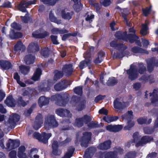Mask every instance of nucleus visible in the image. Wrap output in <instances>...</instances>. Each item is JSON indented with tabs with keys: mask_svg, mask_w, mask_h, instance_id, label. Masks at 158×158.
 Listing matches in <instances>:
<instances>
[{
	"mask_svg": "<svg viewBox=\"0 0 158 158\" xmlns=\"http://www.w3.org/2000/svg\"><path fill=\"white\" fill-rule=\"evenodd\" d=\"M138 67L137 70L135 68V66L131 64L130 69L126 71L128 75V78L131 81L136 80L138 77L139 73L140 74H143L146 72V67L143 63H139Z\"/></svg>",
	"mask_w": 158,
	"mask_h": 158,
	"instance_id": "f257e3e1",
	"label": "nucleus"
},
{
	"mask_svg": "<svg viewBox=\"0 0 158 158\" xmlns=\"http://www.w3.org/2000/svg\"><path fill=\"white\" fill-rule=\"evenodd\" d=\"M110 47L114 48L120 52L117 53L115 55L116 59H121L125 56L126 53H128V51H125L127 49V47L124 45L123 43H118L117 40H114L110 43Z\"/></svg>",
	"mask_w": 158,
	"mask_h": 158,
	"instance_id": "f03ea898",
	"label": "nucleus"
},
{
	"mask_svg": "<svg viewBox=\"0 0 158 158\" xmlns=\"http://www.w3.org/2000/svg\"><path fill=\"white\" fill-rule=\"evenodd\" d=\"M69 95L66 93L56 94L51 97V100L56 101L57 105L61 106H64L69 100Z\"/></svg>",
	"mask_w": 158,
	"mask_h": 158,
	"instance_id": "7ed1b4c3",
	"label": "nucleus"
},
{
	"mask_svg": "<svg viewBox=\"0 0 158 158\" xmlns=\"http://www.w3.org/2000/svg\"><path fill=\"white\" fill-rule=\"evenodd\" d=\"M58 125V123L56 121L54 115H48L46 117L44 123L45 129L49 130L51 128L56 127Z\"/></svg>",
	"mask_w": 158,
	"mask_h": 158,
	"instance_id": "20e7f679",
	"label": "nucleus"
},
{
	"mask_svg": "<svg viewBox=\"0 0 158 158\" xmlns=\"http://www.w3.org/2000/svg\"><path fill=\"white\" fill-rule=\"evenodd\" d=\"M33 135L40 142L46 144L48 143V140L52 136V134L51 133H47L45 132H43L40 134L39 133L35 132L33 133Z\"/></svg>",
	"mask_w": 158,
	"mask_h": 158,
	"instance_id": "39448f33",
	"label": "nucleus"
},
{
	"mask_svg": "<svg viewBox=\"0 0 158 158\" xmlns=\"http://www.w3.org/2000/svg\"><path fill=\"white\" fill-rule=\"evenodd\" d=\"M33 135L40 142L46 144L48 143V140L52 136V134L51 133H47L45 132H43L40 134L39 133L35 132L33 133Z\"/></svg>",
	"mask_w": 158,
	"mask_h": 158,
	"instance_id": "423d86ee",
	"label": "nucleus"
},
{
	"mask_svg": "<svg viewBox=\"0 0 158 158\" xmlns=\"http://www.w3.org/2000/svg\"><path fill=\"white\" fill-rule=\"evenodd\" d=\"M55 83L52 79H49L47 81L41 82L38 86V89L40 92H46L49 91L51 87Z\"/></svg>",
	"mask_w": 158,
	"mask_h": 158,
	"instance_id": "0eeeda50",
	"label": "nucleus"
},
{
	"mask_svg": "<svg viewBox=\"0 0 158 158\" xmlns=\"http://www.w3.org/2000/svg\"><path fill=\"white\" fill-rule=\"evenodd\" d=\"M92 133L90 132H85L83 133L80 141L81 145L82 147H87L89 141L91 139Z\"/></svg>",
	"mask_w": 158,
	"mask_h": 158,
	"instance_id": "6e6552de",
	"label": "nucleus"
},
{
	"mask_svg": "<svg viewBox=\"0 0 158 158\" xmlns=\"http://www.w3.org/2000/svg\"><path fill=\"white\" fill-rule=\"evenodd\" d=\"M71 84L69 81L66 79L63 80L55 85L54 88L57 91H61L66 89Z\"/></svg>",
	"mask_w": 158,
	"mask_h": 158,
	"instance_id": "1a4fd4ad",
	"label": "nucleus"
},
{
	"mask_svg": "<svg viewBox=\"0 0 158 158\" xmlns=\"http://www.w3.org/2000/svg\"><path fill=\"white\" fill-rule=\"evenodd\" d=\"M154 66H158V61L156 60L154 57H152L150 58L147 62L148 71L149 73L152 72L154 70Z\"/></svg>",
	"mask_w": 158,
	"mask_h": 158,
	"instance_id": "9d476101",
	"label": "nucleus"
},
{
	"mask_svg": "<svg viewBox=\"0 0 158 158\" xmlns=\"http://www.w3.org/2000/svg\"><path fill=\"white\" fill-rule=\"evenodd\" d=\"M20 119V116L18 114L15 113L12 115H10L8 119V122L10 124L11 128L15 127L16 125V123L18 122Z\"/></svg>",
	"mask_w": 158,
	"mask_h": 158,
	"instance_id": "9b49d317",
	"label": "nucleus"
},
{
	"mask_svg": "<svg viewBox=\"0 0 158 158\" xmlns=\"http://www.w3.org/2000/svg\"><path fill=\"white\" fill-rule=\"evenodd\" d=\"M62 70L66 77H69L73 72V65L71 64H65L63 66Z\"/></svg>",
	"mask_w": 158,
	"mask_h": 158,
	"instance_id": "f8f14e48",
	"label": "nucleus"
},
{
	"mask_svg": "<svg viewBox=\"0 0 158 158\" xmlns=\"http://www.w3.org/2000/svg\"><path fill=\"white\" fill-rule=\"evenodd\" d=\"M43 30L42 28H40L38 30L33 32L32 34L33 37L36 39H42L48 36L49 33L46 31H45L42 33H38L39 32H41Z\"/></svg>",
	"mask_w": 158,
	"mask_h": 158,
	"instance_id": "ddd939ff",
	"label": "nucleus"
},
{
	"mask_svg": "<svg viewBox=\"0 0 158 158\" xmlns=\"http://www.w3.org/2000/svg\"><path fill=\"white\" fill-rule=\"evenodd\" d=\"M43 116L42 115L39 113L36 117L33 128L36 130H38L41 126L43 123Z\"/></svg>",
	"mask_w": 158,
	"mask_h": 158,
	"instance_id": "4468645a",
	"label": "nucleus"
},
{
	"mask_svg": "<svg viewBox=\"0 0 158 158\" xmlns=\"http://www.w3.org/2000/svg\"><path fill=\"white\" fill-rule=\"evenodd\" d=\"M127 42L129 41V42L131 44L135 42L139 45V44L141 45L140 42L139 40V38L136 34H132L131 33L127 34Z\"/></svg>",
	"mask_w": 158,
	"mask_h": 158,
	"instance_id": "2eb2a0df",
	"label": "nucleus"
},
{
	"mask_svg": "<svg viewBox=\"0 0 158 158\" xmlns=\"http://www.w3.org/2000/svg\"><path fill=\"white\" fill-rule=\"evenodd\" d=\"M20 144V142L19 139L14 140L10 139L6 146L8 148L14 149L18 147Z\"/></svg>",
	"mask_w": 158,
	"mask_h": 158,
	"instance_id": "dca6fc26",
	"label": "nucleus"
},
{
	"mask_svg": "<svg viewBox=\"0 0 158 158\" xmlns=\"http://www.w3.org/2000/svg\"><path fill=\"white\" fill-rule=\"evenodd\" d=\"M127 103L124 102H120L119 99L117 98L114 101V107L115 109L122 110L127 106L126 105Z\"/></svg>",
	"mask_w": 158,
	"mask_h": 158,
	"instance_id": "f3484780",
	"label": "nucleus"
},
{
	"mask_svg": "<svg viewBox=\"0 0 158 158\" xmlns=\"http://www.w3.org/2000/svg\"><path fill=\"white\" fill-rule=\"evenodd\" d=\"M56 113L61 117H71V114L70 111L66 109L59 108L56 109L55 111Z\"/></svg>",
	"mask_w": 158,
	"mask_h": 158,
	"instance_id": "a211bd4d",
	"label": "nucleus"
},
{
	"mask_svg": "<svg viewBox=\"0 0 158 158\" xmlns=\"http://www.w3.org/2000/svg\"><path fill=\"white\" fill-rule=\"evenodd\" d=\"M127 32L126 31H116L114 36L118 40H121L127 42Z\"/></svg>",
	"mask_w": 158,
	"mask_h": 158,
	"instance_id": "6ab92c4d",
	"label": "nucleus"
},
{
	"mask_svg": "<svg viewBox=\"0 0 158 158\" xmlns=\"http://www.w3.org/2000/svg\"><path fill=\"white\" fill-rule=\"evenodd\" d=\"M123 128L121 125H112L111 124L106 127V129L108 131L111 132H116L121 131Z\"/></svg>",
	"mask_w": 158,
	"mask_h": 158,
	"instance_id": "aec40b11",
	"label": "nucleus"
},
{
	"mask_svg": "<svg viewBox=\"0 0 158 158\" xmlns=\"http://www.w3.org/2000/svg\"><path fill=\"white\" fill-rule=\"evenodd\" d=\"M154 76L152 75H150L148 76L143 75L139 79V80L141 81L143 83H145L148 81L150 84L152 83L155 81Z\"/></svg>",
	"mask_w": 158,
	"mask_h": 158,
	"instance_id": "412c9836",
	"label": "nucleus"
},
{
	"mask_svg": "<svg viewBox=\"0 0 158 158\" xmlns=\"http://www.w3.org/2000/svg\"><path fill=\"white\" fill-rule=\"evenodd\" d=\"M4 103L8 107H14L16 106V102L12 95L7 96L4 101Z\"/></svg>",
	"mask_w": 158,
	"mask_h": 158,
	"instance_id": "4be33fe9",
	"label": "nucleus"
},
{
	"mask_svg": "<svg viewBox=\"0 0 158 158\" xmlns=\"http://www.w3.org/2000/svg\"><path fill=\"white\" fill-rule=\"evenodd\" d=\"M111 144V141L108 140L100 143L98 146V148L101 150H106L110 148Z\"/></svg>",
	"mask_w": 158,
	"mask_h": 158,
	"instance_id": "5701e85b",
	"label": "nucleus"
},
{
	"mask_svg": "<svg viewBox=\"0 0 158 158\" xmlns=\"http://www.w3.org/2000/svg\"><path fill=\"white\" fill-rule=\"evenodd\" d=\"M0 66L4 70H8L12 68V66L9 61L4 60H0Z\"/></svg>",
	"mask_w": 158,
	"mask_h": 158,
	"instance_id": "b1692460",
	"label": "nucleus"
},
{
	"mask_svg": "<svg viewBox=\"0 0 158 158\" xmlns=\"http://www.w3.org/2000/svg\"><path fill=\"white\" fill-rule=\"evenodd\" d=\"M49 98H46L44 96L40 97L38 100V103L39 106L42 107L44 106L47 105L49 103Z\"/></svg>",
	"mask_w": 158,
	"mask_h": 158,
	"instance_id": "393cba45",
	"label": "nucleus"
},
{
	"mask_svg": "<svg viewBox=\"0 0 158 158\" xmlns=\"http://www.w3.org/2000/svg\"><path fill=\"white\" fill-rule=\"evenodd\" d=\"M10 37L12 40L21 38L23 36L22 33L20 32H15L13 29H11L9 34Z\"/></svg>",
	"mask_w": 158,
	"mask_h": 158,
	"instance_id": "a878e982",
	"label": "nucleus"
},
{
	"mask_svg": "<svg viewBox=\"0 0 158 158\" xmlns=\"http://www.w3.org/2000/svg\"><path fill=\"white\" fill-rule=\"evenodd\" d=\"M35 58L34 56L31 54H28L25 56L24 61L27 64L30 65L33 64L35 61Z\"/></svg>",
	"mask_w": 158,
	"mask_h": 158,
	"instance_id": "bb28decb",
	"label": "nucleus"
},
{
	"mask_svg": "<svg viewBox=\"0 0 158 158\" xmlns=\"http://www.w3.org/2000/svg\"><path fill=\"white\" fill-rule=\"evenodd\" d=\"M42 73V70L40 68H37L36 69L35 72L34 73L31 79L35 81H38L40 79V76Z\"/></svg>",
	"mask_w": 158,
	"mask_h": 158,
	"instance_id": "cd10ccee",
	"label": "nucleus"
},
{
	"mask_svg": "<svg viewBox=\"0 0 158 158\" xmlns=\"http://www.w3.org/2000/svg\"><path fill=\"white\" fill-rule=\"evenodd\" d=\"M74 14L73 11L70 12L66 13L65 9L62 10L61 12V14L62 18L64 19L69 20L72 18V16Z\"/></svg>",
	"mask_w": 158,
	"mask_h": 158,
	"instance_id": "c85d7f7f",
	"label": "nucleus"
},
{
	"mask_svg": "<svg viewBox=\"0 0 158 158\" xmlns=\"http://www.w3.org/2000/svg\"><path fill=\"white\" fill-rule=\"evenodd\" d=\"M131 51L135 53H140L148 54V52L146 50L138 46H134L131 48Z\"/></svg>",
	"mask_w": 158,
	"mask_h": 158,
	"instance_id": "c756f323",
	"label": "nucleus"
},
{
	"mask_svg": "<svg viewBox=\"0 0 158 158\" xmlns=\"http://www.w3.org/2000/svg\"><path fill=\"white\" fill-rule=\"evenodd\" d=\"M14 50L15 51H22L23 52L25 50V47L23 45L21 41H18L14 46Z\"/></svg>",
	"mask_w": 158,
	"mask_h": 158,
	"instance_id": "7c9ffc66",
	"label": "nucleus"
},
{
	"mask_svg": "<svg viewBox=\"0 0 158 158\" xmlns=\"http://www.w3.org/2000/svg\"><path fill=\"white\" fill-rule=\"evenodd\" d=\"M26 148L24 146H21L18 149V156L19 158H27L26 153H24Z\"/></svg>",
	"mask_w": 158,
	"mask_h": 158,
	"instance_id": "2f4dec72",
	"label": "nucleus"
},
{
	"mask_svg": "<svg viewBox=\"0 0 158 158\" xmlns=\"http://www.w3.org/2000/svg\"><path fill=\"white\" fill-rule=\"evenodd\" d=\"M122 118L129 120H132L133 118V112L132 110H128L127 112L121 116Z\"/></svg>",
	"mask_w": 158,
	"mask_h": 158,
	"instance_id": "473e14b6",
	"label": "nucleus"
},
{
	"mask_svg": "<svg viewBox=\"0 0 158 158\" xmlns=\"http://www.w3.org/2000/svg\"><path fill=\"white\" fill-rule=\"evenodd\" d=\"M94 152V148L90 147L87 149L84 156L85 158H91L93 156Z\"/></svg>",
	"mask_w": 158,
	"mask_h": 158,
	"instance_id": "72a5a7b5",
	"label": "nucleus"
},
{
	"mask_svg": "<svg viewBox=\"0 0 158 158\" xmlns=\"http://www.w3.org/2000/svg\"><path fill=\"white\" fill-rule=\"evenodd\" d=\"M118 153L116 151L106 152L104 155V158H118Z\"/></svg>",
	"mask_w": 158,
	"mask_h": 158,
	"instance_id": "f704fd0d",
	"label": "nucleus"
},
{
	"mask_svg": "<svg viewBox=\"0 0 158 158\" xmlns=\"http://www.w3.org/2000/svg\"><path fill=\"white\" fill-rule=\"evenodd\" d=\"M29 6L27 3L24 1H21L18 6L19 10L23 12H27L26 9Z\"/></svg>",
	"mask_w": 158,
	"mask_h": 158,
	"instance_id": "c9c22d12",
	"label": "nucleus"
},
{
	"mask_svg": "<svg viewBox=\"0 0 158 158\" xmlns=\"http://www.w3.org/2000/svg\"><path fill=\"white\" fill-rule=\"evenodd\" d=\"M55 74L52 80L54 81L55 82L57 80L62 78L64 74L62 71H59L56 70L55 71Z\"/></svg>",
	"mask_w": 158,
	"mask_h": 158,
	"instance_id": "e433bc0d",
	"label": "nucleus"
},
{
	"mask_svg": "<svg viewBox=\"0 0 158 158\" xmlns=\"http://www.w3.org/2000/svg\"><path fill=\"white\" fill-rule=\"evenodd\" d=\"M75 148L73 147H71L68 149V151L61 158H70L73 155Z\"/></svg>",
	"mask_w": 158,
	"mask_h": 158,
	"instance_id": "4c0bfd02",
	"label": "nucleus"
},
{
	"mask_svg": "<svg viewBox=\"0 0 158 158\" xmlns=\"http://www.w3.org/2000/svg\"><path fill=\"white\" fill-rule=\"evenodd\" d=\"M49 19L51 22H54L58 24H61L62 23L61 20L57 19L51 11L49 13Z\"/></svg>",
	"mask_w": 158,
	"mask_h": 158,
	"instance_id": "58836bf2",
	"label": "nucleus"
},
{
	"mask_svg": "<svg viewBox=\"0 0 158 158\" xmlns=\"http://www.w3.org/2000/svg\"><path fill=\"white\" fill-rule=\"evenodd\" d=\"M29 102L28 100L26 102L24 100L23 97L21 96H18L16 101V103L19 106H21L23 107L25 106Z\"/></svg>",
	"mask_w": 158,
	"mask_h": 158,
	"instance_id": "ea45409f",
	"label": "nucleus"
},
{
	"mask_svg": "<svg viewBox=\"0 0 158 158\" xmlns=\"http://www.w3.org/2000/svg\"><path fill=\"white\" fill-rule=\"evenodd\" d=\"M118 117L117 116L106 117L104 116L103 118V119L108 123H110L111 122L115 121L118 119Z\"/></svg>",
	"mask_w": 158,
	"mask_h": 158,
	"instance_id": "a19ab883",
	"label": "nucleus"
},
{
	"mask_svg": "<svg viewBox=\"0 0 158 158\" xmlns=\"http://www.w3.org/2000/svg\"><path fill=\"white\" fill-rule=\"evenodd\" d=\"M19 69L21 73L24 75L27 74L30 70V67L28 66L21 65L19 66Z\"/></svg>",
	"mask_w": 158,
	"mask_h": 158,
	"instance_id": "79ce46f5",
	"label": "nucleus"
},
{
	"mask_svg": "<svg viewBox=\"0 0 158 158\" xmlns=\"http://www.w3.org/2000/svg\"><path fill=\"white\" fill-rule=\"evenodd\" d=\"M148 23L146 22L145 24H142V28L140 30V33L142 36H145L148 34L147 31L148 30Z\"/></svg>",
	"mask_w": 158,
	"mask_h": 158,
	"instance_id": "37998d69",
	"label": "nucleus"
},
{
	"mask_svg": "<svg viewBox=\"0 0 158 158\" xmlns=\"http://www.w3.org/2000/svg\"><path fill=\"white\" fill-rule=\"evenodd\" d=\"M79 102V104L76 106V109L78 111H80L85 108L86 101L85 100H83Z\"/></svg>",
	"mask_w": 158,
	"mask_h": 158,
	"instance_id": "c03bdc74",
	"label": "nucleus"
},
{
	"mask_svg": "<svg viewBox=\"0 0 158 158\" xmlns=\"http://www.w3.org/2000/svg\"><path fill=\"white\" fill-rule=\"evenodd\" d=\"M83 4L81 3L80 0L79 2L75 3L73 5V8L76 12L78 13L80 12L82 9Z\"/></svg>",
	"mask_w": 158,
	"mask_h": 158,
	"instance_id": "a18cd8bd",
	"label": "nucleus"
},
{
	"mask_svg": "<svg viewBox=\"0 0 158 158\" xmlns=\"http://www.w3.org/2000/svg\"><path fill=\"white\" fill-rule=\"evenodd\" d=\"M50 54V50L48 47L43 48L41 50V54L45 58L48 57Z\"/></svg>",
	"mask_w": 158,
	"mask_h": 158,
	"instance_id": "49530a36",
	"label": "nucleus"
},
{
	"mask_svg": "<svg viewBox=\"0 0 158 158\" xmlns=\"http://www.w3.org/2000/svg\"><path fill=\"white\" fill-rule=\"evenodd\" d=\"M118 82V80L116 79L114 77H112L109 78L107 82V85L108 86H113L116 85Z\"/></svg>",
	"mask_w": 158,
	"mask_h": 158,
	"instance_id": "de8ad7c7",
	"label": "nucleus"
},
{
	"mask_svg": "<svg viewBox=\"0 0 158 158\" xmlns=\"http://www.w3.org/2000/svg\"><path fill=\"white\" fill-rule=\"evenodd\" d=\"M73 91L77 95L81 96L83 93V88L82 86H79L76 87L73 89Z\"/></svg>",
	"mask_w": 158,
	"mask_h": 158,
	"instance_id": "09e8293b",
	"label": "nucleus"
},
{
	"mask_svg": "<svg viewBox=\"0 0 158 158\" xmlns=\"http://www.w3.org/2000/svg\"><path fill=\"white\" fill-rule=\"evenodd\" d=\"M144 144L147 143L151 142L153 139V138L151 136L145 135L141 139Z\"/></svg>",
	"mask_w": 158,
	"mask_h": 158,
	"instance_id": "8fccbe9b",
	"label": "nucleus"
},
{
	"mask_svg": "<svg viewBox=\"0 0 158 158\" xmlns=\"http://www.w3.org/2000/svg\"><path fill=\"white\" fill-rule=\"evenodd\" d=\"M75 124L78 127H81L83 125V121L81 118H77L76 119Z\"/></svg>",
	"mask_w": 158,
	"mask_h": 158,
	"instance_id": "3c124183",
	"label": "nucleus"
},
{
	"mask_svg": "<svg viewBox=\"0 0 158 158\" xmlns=\"http://www.w3.org/2000/svg\"><path fill=\"white\" fill-rule=\"evenodd\" d=\"M155 129V128H154V127L153 128L146 127L144 128L143 130L145 134H150L154 131Z\"/></svg>",
	"mask_w": 158,
	"mask_h": 158,
	"instance_id": "603ef678",
	"label": "nucleus"
},
{
	"mask_svg": "<svg viewBox=\"0 0 158 158\" xmlns=\"http://www.w3.org/2000/svg\"><path fill=\"white\" fill-rule=\"evenodd\" d=\"M11 27L15 30L20 31L22 27L21 25L15 22H14L11 24Z\"/></svg>",
	"mask_w": 158,
	"mask_h": 158,
	"instance_id": "864d4df0",
	"label": "nucleus"
},
{
	"mask_svg": "<svg viewBox=\"0 0 158 158\" xmlns=\"http://www.w3.org/2000/svg\"><path fill=\"white\" fill-rule=\"evenodd\" d=\"M81 98L80 97H77L76 95H73L71 98V102L74 104L76 105L80 101Z\"/></svg>",
	"mask_w": 158,
	"mask_h": 158,
	"instance_id": "5fc2aeb1",
	"label": "nucleus"
},
{
	"mask_svg": "<svg viewBox=\"0 0 158 158\" xmlns=\"http://www.w3.org/2000/svg\"><path fill=\"white\" fill-rule=\"evenodd\" d=\"M127 126H125L124 128L126 129L130 130L131 128L134 125L135 122L134 121H132L131 120H129L127 121Z\"/></svg>",
	"mask_w": 158,
	"mask_h": 158,
	"instance_id": "6e6d98bb",
	"label": "nucleus"
},
{
	"mask_svg": "<svg viewBox=\"0 0 158 158\" xmlns=\"http://www.w3.org/2000/svg\"><path fill=\"white\" fill-rule=\"evenodd\" d=\"M152 6H150L149 7H147L145 9L143 8L142 11L143 14L145 16H147L149 14L151 11Z\"/></svg>",
	"mask_w": 158,
	"mask_h": 158,
	"instance_id": "4d7b16f0",
	"label": "nucleus"
},
{
	"mask_svg": "<svg viewBox=\"0 0 158 158\" xmlns=\"http://www.w3.org/2000/svg\"><path fill=\"white\" fill-rule=\"evenodd\" d=\"M135 152H129L127 153L125 156V158H134L136 156Z\"/></svg>",
	"mask_w": 158,
	"mask_h": 158,
	"instance_id": "13d9d810",
	"label": "nucleus"
},
{
	"mask_svg": "<svg viewBox=\"0 0 158 158\" xmlns=\"http://www.w3.org/2000/svg\"><path fill=\"white\" fill-rule=\"evenodd\" d=\"M85 124H88L90 122L91 120V118L90 116H88L87 114H85L81 118Z\"/></svg>",
	"mask_w": 158,
	"mask_h": 158,
	"instance_id": "bf43d9fd",
	"label": "nucleus"
},
{
	"mask_svg": "<svg viewBox=\"0 0 158 158\" xmlns=\"http://www.w3.org/2000/svg\"><path fill=\"white\" fill-rule=\"evenodd\" d=\"M90 5L91 6H93L96 9V10L97 12L100 11L101 9V6L98 3H96L92 1L90 2Z\"/></svg>",
	"mask_w": 158,
	"mask_h": 158,
	"instance_id": "052dcab7",
	"label": "nucleus"
},
{
	"mask_svg": "<svg viewBox=\"0 0 158 158\" xmlns=\"http://www.w3.org/2000/svg\"><path fill=\"white\" fill-rule=\"evenodd\" d=\"M100 2L104 7H107L110 5L111 2L110 0H100Z\"/></svg>",
	"mask_w": 158,
	"mask_h": 158,
	"instance_id": "680f3d73",
	"label": "nucleus"
},
{
	"mask_svg": "<svg viewBox=\"0 0 158 158\" xmlns=\"http://www.w3.org/2000/svg\"><path fill=\"white\" fill-rule=\"evenodd\" d=\"M60 0H46L44 2L45 4L48 5L49 6H53L56 2Z\"/></svg>",
	"mask_w": 158,
	"mask_h": 158,
	"instance_id": "e2e57ef3",
	"label": "nucleus"
},
{
	"mask_svg": "<svg viewBox=\"0 0 158 158\" xmlns=\"http://www.w3.org/2000/svg\"><path fill=\"white\" fill-rule=\"evenodd\" d=\"M11 6V3L9 1H7L4 2L0 6V7L3 8H10Z\"/></svg>",
	"mask_w": 158,
	"mask_h": 158,
	"instance_id": "0e129e2a",
	"label": "nucleus"
},
{
	"mask_svg": "<svg viewBox=\"0 0 158 158\" xmlns=\"http://www.w3.org/2000/svg\"><path fill=\"white\" fill-rule=\"evenodd\" d=\"M50 38L53 44L57 45L59 44V43L57 40V36L52 35L50 36Z\"/></svg>",
	"mask_w": 158,
	"mask_h": 158,
	"instance_id": "69168bd1",
	"label": "nucleus"
},
{
	"mask_svg": "<svg viewBox=\"0 0 158 158\" xmlns=\"http://www.w3.org/2000/svg\"><path fill=\"white\" fill-rule=\"evenodd\" d=\"M114 150L116 151L117 152L118 154L120 155L123 154V153L124 150L120 146H116L114 148Z\"/></svg>",
	"mask_w": 158,
	"mask_h": 158,
	"instance_id": "338daca9",
	"label": "nucleus"
},
{
	"mask_svg": "<svg viewBox=\"0 0 158 158\" xmlns=\"http://www.w3.org/2000/svg\"><path fill=\"white\" fill-rule=\"evenodd\" d=\"M98 113L100 114L107 115L108 114V110L103 107L99 110Z\"/></svg>",
	"mask_w": 158,
	"mask_h": 158,
	"instance_id": "774afa93",
	"label": "nucleus"
}]
</instances>
